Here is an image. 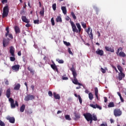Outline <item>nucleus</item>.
<instances>
[{"label":"nucleus","instance_id":"a19ab883","mask_svg":"<svg viewBox=\"0 0 126 126\" xmlns=\"http://www.w3.org/2000/svg\"><path fill=\"white\" fill-rule=\"evenodd\" d=\"M51 22L52 23V25L54 26V25H55V20H54V18H51Z\"/></svg>","mask_w":126,"mask_h":126},{"label":"nucleus","instance_id":"c85d7f7f","mask_svg":"<svg viewBox=\"0 0 126 126\" xmlns=\"http://www.w3.org/2000/svg\"><path fill=\"white\" fill-rule=\"evenodd\" d=\"M76 25L79 30V32H81V26L79 23H76Z\"/></svg>","mask_w":126,"mask_h":126},{"label":"nucleus","instance_id":"6ab92c4d","mask_svg":"<svg viewBox=\"0 0 126 126\" xmlns=\"http://www.w3.org/2000/svg\"><path fill=\"white\" fill-rule=\"evenodd\" d=\"M94 92H95V96L96 99H97V100H99V97H98V88H94Z\"/></svg>","mask_w":126,"mask_h":126},{"label":"nucleus","instance_id":"ddd939ff","mask_svg":"<svg viewBox=\"0 0 126 126\" xmlns=\"http://www.w3.org/2000/svg\"><path fill=\"white\" fill-rule=\"evenodd\" d=\"M51 67L53 69V70H55L57 72H59V69H58V67L56 65V63L53 62V64H51Z\"/></svg>","mask_w":126,"mask_h":126},{"label":"nucleus","instance_id":"7ed1b4c3","mask_svg":"<svg viewBox=\"0 0 126 126\" xmlns=\"http://www.w3.org/2000/svg\"><path fill=\"white\" fill-rule=\"evenodd\" d=\"M83 116L87 122H90V124H92V122H93V121L96 122L97 120V116H96V115L92 116V114L90 113H85L83 114Z\"/></svg>","mask_w":126,"mask_h":126},{"label":"nucleus","instance_id":"6e6d98bb","mask_svg":"<svg viewBox=\"0 0 126 126\" xmlns=\"http://www.w3.org/2000/svg\"><path fill=\"white\" fill-rule=\"evenodd\" d=\"M112 67L115 69V70L116 71V72L117 73L119 72V71H118V69H117V67H116L115 66H113Z\"/></svg>","mask_w":126,"mask_h":126},{"label":"nucleus","instance_id":"603ef678","mask_svg":"<svg viewBox=\"0 0 126 126\" xmlns=\"http://www.w3.org/2000/svg\"><path fill=\"white\" fill-rule=\"evenodd\" d=\"M1 2L3 4H4V3H7V0H2Z\"/></svg>","mask_w":126,"mask_h":126},{"label":"nucleus","instance_id":"9d476101","mask_svg":"<svg viewBox=\"0 0 126 126\" xmlns=\"http://www.w3.org/2000/svg\"><path fill=\"white\" fill-rule=\"evenodd\" d=\"M95 53L97 55H98V56H100V57L104 56V51L100 50V49H97Z\"/></svg>","mask_w":126,"mask_h":126},{"label":"nucleus","instance_id":"473e14b6","mask_svg":"<svg viewBox=\"0 0 126 126\" xmlns=\"http://www.w3.org/2000/svg\"><path fill=\"white\" fill-rule=\"evenodd\" d=\"M65 119L67 121H71V118H70V116L68 115H66L65 116Z\"/></svg>","mask_w":126,"mask_h":126},{"label":"nucleus","instance_id":"b1692460","mask_svg":"<svg viewBox=\"0 0 126 126\" xmlns=\"http://www.w3.org/2000/svg\"><path fill=\"white\" fill-rule=\"evenodd\" d=\"M28 70L31 73H32V74H34V72H35V71L33 70V69L31 68V67L29 66L28 67Z\"/></svg>","mask_w":126,"mask_h":126},{"label":"nucleus","instance_id":"bb28decb","mask_svg":"<svg viewBox=\"0 0 126 126\" xmlns=\"http://www.w3.org/2000/svg\"><path fill=\"white\" fill-rule=\"evenodd\" d=\"M9 32H7L5 33V37H6L7 36H8L9 38H10V39H13V36H12V34H9Z\"/></svg>","mask_w":126,"mask_h":126},{"label":"nucleus","instance_id":"3c124183","mask_svg":"<svg viewBox=\"0 0 126 126\" xmlns=\"http://www.w3.org/2000/svg\"><path fill=\"white\" fill-rule=\"evenodd\" d=\"M101 71L102 73H106V70L102 67L101 68Z\"/></svg>","mask_w":126,"mask_h":126},{"label":"nucleus","instance_id":"5fc2aeb1","mask_svg":"<svg viewBox=\"0 0 126 126\" xmlns=\"http://www.w3.org/2000/svg\"><path fill=\"white\" fill-rule=\"evenodd\" d=\"M104 103H107L108 102V98L107 97H104Z\"/></svg>","mask_w":126,"mask_h":126},{"label":"nucleus","instance_id":"37998d69","mask_svg":"<svg viewBox=\"0 0 126 126\" xmlns=\"http://www.w3.org/2000/svg\"><path fill=\"white\" fill-rule=\"evenodd\" d=\"M63 80H68V77H64V76H62Z\"/></svg>","mask_w":126,"mask_h":126},{"label":"nucleus","instance_id":"412c9836","mask_svg":"<svg viewBox=\"0 0 126 126\" xmlns=\"http://www.w3.org/2000/svg\"><path fill=\"white\" fill-rule=\"evenodd\" d=\"M20 84H17L14 88V90H19L20 89Z\"/></svg>","mask_w":126,"mask_h":126},{"label":"nucleus","instance_id":"9b49d317","mask_svg":"<svg viewBox=\"0 0 126 126\" xmlns=\"http://www.w3.org/2000/svg\"><path fill=\"white\" fill-rule=\"evenodd\" d=\"M8 43H9V39H6L5 38L3 39V47H4V48H5V47L8 45Z\"/></svg>","mask_w":126,"mask_h":126},{"label":"nucleus","instance_id":"39448f33","mask_svg":"<svg viewBox=\"0 0 126 126\" xmlns=\"http://www.w3.org/2000/svg\"><path fill=\"white\" fill-rule=\"evenodd\" d=\"M113 114L115 117H121V115L123 114V112L121 109L119 108H116L113 110Z\"/></svg>","mask_w":126,"mask_h":126},{"label":"nucleus","instance_id":"bf43d9fd","mask_svg":"<svg viewBox=\"0 0 126 126\" xmlns=\"http://www.w3.org/2000/svg\"><path fill=\"white\" fill-rule=\"evenodd\" d=\"M6 32H9V28H8V27L6 28Z\"/></svg>","mask_w":126,"mask_h":126},{"label":"nucleus","instance_id":"4d7b16f0","mask_svg":"<svg viewBox=\"0 0 126 126\" xmlns=\"http://www.w3.org/2000/svg\"><path fill=\"white\" fill-rule=\"evenodd\" d=\"M5 84H6V85H8V84H9V83L8 82V80H6V81L5 82Z\"/></svg>","mask_w":126,"mask_h":126},{"label":"nucleus","instance_id":"052dcab7","mask_svg":"<svg viewBox=\"0 0 126 126\" xmlns=\"http://www.w3.org/2000/svg\"><path fill=\"white\" fill-rule=\"evenodd\" d=\"M2 93V89H0V97L1 96Z\"/></svg>","mask_w":126,"mask_h":126},{"label":"nucleus","instance_id":"dca6fc26","mask_svg":"<svg viewBox=\"0 0 126 126\" xmlns=\"http://www.w3.org/2000/svg\"><path fill=\"white\" fill-rule=\"evenodd\" d=\"M125 76V73L124 72L119 73L118 79L121 81L123 80Z\"/></svg>","mask_w":126,"mask_h":126},{"label":"nucleus","instance_id":"0e129e2a","mask_svg":"<svg viewBox=\"0 0 126 126\" xmlns=\"http://www.w3.org/2000/svg\"><path fill=\"white\" fill-rule=\"evenodd\" d=\"M85 93L88 94L89 93V91L88 90H86L85 91Z\"/></svg>","mask_w":126,"mask_h":126},{"label":"nucleus","instance_id":"f257e3e1","mask_svg":"<svg viewBox=\"0 0 126 126\" xmlns=\"http://www.w3.org/2000/svg\"><path fill=\"white\" fill-rule=\"evenodd\" d=\"M10 95H11V90L10 88H8L6 91V96L7 98H9V101L10 103L11 108L12 109H14L16 106L18 107L19 105L18 104V102H17V101H15L14 103V100L13 98L10 97Z\"/></svg>","mask_w":126,"mask_h":126},{"label":"nucleus","instance_id":"e2e57ef3","mask_svg":"<svg viewBox=\"0 0 126 126\" xmlns=\"http://www.w3.org/2000/svg\"><path fill=\"white\" fill-rule=\"evenodd\" d=\"M117 94L118 95V96H119V97L122 96V94L120 92H117Z\"/></svg>","mask_w":126,"mask_h":126},{"label":"nucleus","instance_id":"aec40b11","mask_svg":"<svg viewBox=\"0 0 126 126\" xmlns=\"http://www.w3.org/2000/svg\"><path fill=\"white\" fill-rule=\"evenodd\" d=\"M25 104H23L20 108V111L21 112V113H23L24 112V110H25Z\"/></svg>","mask_w":126,"mask_h":126},{"label":"nucleus","instance_id":"0eeeda50","mask_svg":"<svg viewBox=\"0 0 126 126\" xmlns=\"http://www.w3.org/2000/svg\"><path fill=\"white\" fill-rule=\"evenodd\" d=\"M19 68H20V65L19 64H16L12 66L13 71H18L19 70Z\"/></svg>","mask_w":126,"mask_h":126},{"label":"nucleus","instance_id":"20e7f679","mask_svg":"<svg viewBox=\"0 0 126 126\" xmlns=\"http://www.w3.org/2000/svg\"><path fill=\"white\" fill-rule=\"evenodd\" d=\"M9 12V7L7 4L3 8V13L2 15V18L4 17H7L8 16V13Z\"/></svg>","mask_w":126,"mask_h":126},{"label":"nucleus","instance_id":"72a5a7b5","mask_svg":"<svg viewBox=\"0 0 126 126\" xmlns=\"http://www.w3.org/2000/svg\"><path fill=\"white\" fill-rule=\"evenodd\" d=\"M15 32H20V29H19V27H18L17 26H16L14 28Z\"/></svg>","mask_w":126,"mask_h":126},{"label":"nucleus","instance_id":"a211bd4d","mask_svg":"<svg viewBox=\"0 0 126 126\" xmlns=\"http://www.w3.org/2000/svg\"><path fill=\"white\" fill-rule=\"evenodd\" d=\"M61 9L63 11V14L65 15L67 13V11H66V7L65 6H62L61 7Z\"/></svg>","mask_w":126,"mask_h":126},{"label":"nucleus","instance_id":"680f3d73","mask_svg":"<svg viewBox=\"0 0 126 126\" xmlns=\"http://www.w3.org/2000/svg\"><path fill=\"white\" fill-rule=\"evenodd\" d=\"M90 29H91V28L90 27H88L87 32H90Z\"/></svg>","mask_w":126,"mask_h":126},{"label":"nucleus","instance_id":"1a4fd4ad","mask_svg":"<svg viewBox=\"0 0 126 126\" xmlns=\"http://www.w3.org/2000/svg\"><path fill=\"white\" fill-rule=\"evenodd\" d=\"M6 120H7V121H9V123H10L11 124H14L15 123V118H14V117L7 116L6 117Z\"/></svg>","mask_w":126,"mask_h":126},{"label":"nucleus","instance_id":"423d86ee","mask_svg":"<svg viewBox=\"0 0 126 126\" xmlns=\"http://www.w3.org/2000/svg\"><path fill=\"white\" fill-rule=\"evenodd\" d=\"M35 99V96L31 94H27V96H25L24 100L25 101H30V100H34Z\"/></svg>","mask_w":126,"mask_h":126},{"label":"nucleus","instance_id":"c9c22d12","mask_svg":"<svg viewBox=\"0 0 126 126\" xmlns=\"http://www.w3.org/2000/svg\"><path fill=\"white\" fill-rule=\"evenodd\" d=\"M78 98L79 99L80 103L82 104V98H81V96H80V95H78Z\"/></svg>","mask_w":126,"mask_h":126},{"label":"nucleus","instance_id":"8fccbe9b","mask_svg":"<svg viewBox=\"0 0 126 126\" xmlns=\"http://www.w3.org/2000/svg\"><path fill=\"white\" fill-rule=\"evenodd\" d=\"M64 45H65L66 46H69L70 45V43L69 42H67L66 41H64Z\"/></svg>","mask_w":126,"mask_h":126},{"label":"nucleus","instance_id":"2f4dec72","mask_svg":"<svg viewBox=\"0 0 126 126\" xmlns=\"http://www.w3.org/2000/svg\"><path fill=\"white\" fill-rule=\"evenodd\" d=\"M88 34H89L91 40H93V33H92V32H90V33L89 32H88Z\"/></svg>","mask_w":126,"mask_h":126},{"label":"nucleus","instance_id":"f3484780","mask_svg":"<svg viewBox=\"0 0 126 126\" xmlns=\"http://www.w3.org/2000/svg\"><path fill=\"white\" fill-rule=\"evenodd\" d=\"M53 96L56 100H60L61 99V96H60V94H57L56 93H53Z\"/></svg>","mask_w":126,"mask_h":126},{"label":"nucleus","instance_id":"a878e982","mask_svg":"<svg viewBox=\"0 0 126 126\" xmlns=\"http://www.w3.org/2000/svg\"><path fill=\"white\" fill-rule=\"evenodd\" d=\"M74 117L76 118V119H80V114L75 112Z\"/></svg>","mask_w":126,"mask_h":126},{"label":"nucleus","instance_id":"6e6552de","mask_svg":"<svg viewBox=\"0 0 126 126\" xmlns=\"http://www.w3.org/2000/svg\"><path fill=\"white\" fill-rule=\"evenodd\" d=\"M10 50L9 53L12 56V57H15V54H14V52H15V49L13 46H10L9 47Z\"/></svg>","mask_w":126,"mask_h":126},{"label":"nucleus","instance_id":"4468645a","mask_svg":"<svg viewBox=\"0 0 126 126\" xmlns=\"http://www.w3.org/2000/svg\"><path fill=\"white\" fill-rule=\"evenodd\" d=\"M105 49L107 52H110L111 53H114V52H115V49H114V48L105 46Z\"/></svg>","mask_w":126,"mask_h":126},{"label":"nucleus","instance_id":"4be33fe9","mask_svg":"<svg viewBox=\"0 0 126 126\" xmlns=\"http://www.w3.org/2000/svg\"><path fill=\"white\" fill-rule=\"evenodd\" d=\"M108 108H114L115 107V103L113 102H110L108 105Z\"/></svg>","mask_w":126,"mask_h":126},{"label":"nucleus","instance_id":"09e8293b","mask_svg":"<svg viewBox=\"0 0 126 126\" xmlns=\"http://www.w3.org/2000/svg\"><path fill=\"white\" fill-rule=\"evenodd\" d=\"M96 108L99 109V110H102V107L99 106L98 104H96Z\"/></svg>","mask_w":126,"mask_h":126},{"label":"nucleus","instance_id":"393cba45","mask_svg":"<svg viewBox=\"0 0 126 126\" xmlns=\"http://www.w3.org/2000/svg\"><path fill=\"white\" fill-rule=\"evenodd\" d=\"M56 21L57 22H63V20H62V17L61 16H58L56 18Z\"/></svg>","mask_w":126,"mask_h":126},{"label":"nucleus","instance_id":"f03ea898","mask_svg":"<svg viewBox=\"0 0 126 126\" xmlns=\"http://www.w3.org/2000/svg\"><path fill=\"white\" fill-rule=\"evenodd\" d=\"M70 70L72 72V74L73 75V79H72V81L74 84L75 85H79V86H83L82 84L78 82V80L77 78H76L77 76V73L76 72V70H75V68L74 66H72V67L70 68Z\"/></svg>","mask_w":126,"mask_h":126},{"label":"nucleus","instance_id":"a18cd8bd","mask_svg":"<svg viewBox=\"0 0 126 126\" xmlns=\"http://www.w3.org/2000/svg\"><path fill=\"white\" fill-rule=\"evenodd\" d=\"M39 21L38 20H35L33 21V23H34V24H39Z\"/></svg>","mask_w":126,"mask_h":126},{"label":"nucleus","instance_id":"f8f14e48","mask_svg":"<svg viewBox=\"0 0 126 126\" xmlns=\"http://www.w3.org/2000/svg\"><path fill=\"white\" fill-rule=\"evenodd\" d=\"M70 23H71V25L72 26V28L73 32H78V31L76 28V26H75V24H74V23H73V22H71Z\"/></svg>","mask_w":126,"mask_h":126},{"label":"nucleus","instance_id":"69168bd1","mask_svg":"<svg viewBox=\"0 0 126 126\" xmlns=\"http://www.w3.org/2000/svg\"><path fill=\"white\" fill-rule=\"evenodd\" d=\"M31 87L32 90L34 91V87H35L34 86V85H32Z\"/></svg>","mask_w":126,"mask_h":126},{"label":"nucleus","instance_id":"c03bdc74","mask_svg":"<svg viewBox=\"0 0 126 126\" xmlns=\"http://www.w3.org/2000/svg\"><path fill=\"white\" fill-rule=\"evenodd\" d=\"M68 52L70 55H72V56L73 55V53H72V52H71V50H70V48L68 49Z\"/></svg>","mask_w":126,"mask_h":126},{"label":"nucleus","instance_id":"5701e85b","mask_svg":"<svg viewBox=\"0 0 126 126\" xmlns=\"http://www.w3.org/2000/svg\"><path fill=\"white\" fill-rule=\"evenodd\" d=\"M117 68L118 70H119L120 72H123V71L124 70V69L123 68V67L120 65H117Z\"/></svg>","mask_w":126,"mask_h":126},{"label":"nucleus","instance_id":"cd10ccee","mask_svg":"<svg viewBox=\"0 0 126 126\" xmlns=\"http://www.w3.org/2000/svg\"><path fill=\"white\" fill-rule=\"evenodd\" d=\"M89 98L90 99V100H91V101H92V100H93V94H92V93H89Z\"/></svg>","mask_w":126,"mask_h":126},{"label":"nucleus","instance_id":"774afa93","mask_svg":"<svg viewBox=\"0 0 126 126\" xmlns=\"http://www.w3.org/2000/svg\"><path fill=\"white\" fill-rule=\"evenodd\" d=\"M119 53H120V50H119V49H118L117 51L116 52V54L117 55H119Z\"/></svg>","mask_w":126,"mask_h":126},{"label":"nucleus","instance_id":"2eb2a0df","mask_svg":"<svg viewBox=\"0 0 126 126\" xmlns=\"http://www.w3.org/2000/svg\"><path fill=\"white\" fill-rule=\"evenodd\" d=\"M21 18L23 22H25V23H29L30 22L29 19H27V18L25 16H22Z\"/></svg>","mask_w":126,"mask_h":126},{"label":"nucleus","instance_id":"338daca9","mask_svg":"<svg viewBox=\"0 0 126 126\" xmlns=\"http://www.w3.org/2000/svg\"><path fill=\"white\" fill-rule=\"evenodd\" d=\"M18 55L21 56V51H19L18 52Z\"/></svg>","mask_w":126,"mask_h":126},{"label":"nucleus","instance_id":"e433bc0d","mask_svg":"<svg viewBox=\"0 0 126 126\" xmlns=\"http://www.w3.org/2000/svg\"><path fill=\"white\" fill-rule=\"evenodd\" d=\"M81 23L82 27L84 28V29H85V28H86L87 27L86 24L84 22H81Z\"/></svg>","mask_w":126,"mask_h":126},{"label":"nucleus","instance_id":"ea45409f","mask_svg":"<svg viewBox=\"0 0 126 126\" xmlns=\"http://www.w3.org/2000/svg\"><path fill=\"white\" fill-rule=\"evenodd\" d=\"M52 8L53 10H56L57 8V4L56 3H54L52 5Z\"/></svg>","mask_w":126,"mask_h":126},{"label":"nucleus","instance_id":"de8ad7c7","mask_svg":"<svg viewBox=\"0 0 126 126\" xmlns=\"http://www.w3.org/2000/svg\"><path fill=\"white\" fill-rule=\"evenodd\" d=\"M48 95H49V96H50V97H52L53 96V93H52L51 91H49Z\"/></svg>","mask_w":126,"mask_h":126},{"label":"nucleus","instance_id":"4c0bfd02","mask_svg":"<svg viewBox=\"0 0 126 126\" xmlns=\"http://www.w3.org/2000/svg\"><path fill=\"white\" fill-rule=\"evenodd\" d=\"M15 56H12L10 57V60L11 62H14L15 61Z\"/></svg>","mask_w":126,"mask_h":126},{"label":"nucleus","instance_id":"58836bf2","mask_svg":"<svg viewBox=\"0 0 126 126\" xmlns=\"http://www.w3.org/2000/svg\"><path fill=\"white\" fill-rule=\"evenodd\" d=\"M45 12V11L44 10V9H43L42 10H41L39 12V14H40V15H41V16H44V13Z\"/></svg>","mask_w":126,"mask_h":126},{"label":"nucleus","instance_id":"f704fd0d","mask_svg":"<svg viewBox=\"0 0 126 126\" xmlns=\"http://www.w3.org/2000/svg\"><path fill=\"white\" fill-rule=\"evenodd\" d=\"M71 15L72 16V18L73 19L75 20L76 19V16H75V14H74V13L73 12H71Z\"/></svg>","mask_w":126,"mask_h":126},{"label":"nucleus","instance_id":"864d4df0","mask_svg":"<svg viewBox=\"0 0 126 126\" xmlns=\"http://www.w3.org/2000/svg\"><path fill=\"white\" fill-rule=\"evenodd\" d=\"M120 100H121V102L122 103H124V102H125V100H124V98H123V96H121L120 97Z\"/></svg>","mask_w":126,"mask_h":126},{"label":"nucleus","instance_id":"79ce46f5","mask_svg":"<svg viewBox=\"0 0 126 126\" xmlns=\"http://www.w3.org/2000/svg\"><path fill=\"white\" fill-rule=\"evenodd\" d=\"M0 126H5V124L3 123L1 120H0Z\"/></svg>","mask_w":126,"mask_h":126},{"label":"nucleus","instance_id":"7c9ffc66","mask_svg":"<svg viewBox=\"0 0 126 126\" xmlns=\"http://www.w3.org/2000/svg\"><path fill=\"white\" fill-rule=\"evenodd\" d=\"M56 62H58L59 63H64V61H63V60H60L59 59H57Z\"/></svg>","mask_w":126,"mask_h":126},{"label":"nucleus","instance_id":"c756f323","mask_svg":"<svg viewBox=\"0 0 126 126\" xmlns=\"http://www.w3.org/2000/svg\"><path fill=\"white\" fill-rule=\"evenodd\" d=\"M120 57H122V58H125L126 57V54L124 52H120L119 53Z\"/></svg>","mask_w":126,"mask_h":126},{"label":"nucleus","instance_id":"13d9d810","mask_svg":"<svg viewBox=\"0 0 126 126\" xmlns=\"http://www.w3.org/2000/svg\"><path fill=\"white\" fill-rule=\"evenodd\" d=\"M30 26H31V25H30L29 23H27L26 25V27H30Z\"/></svg>","mask_w":126,"mask_h":126},{"label":"nucleus","instance_id":"49530a36","mask_svg":"<svg viewBox=\"0 0 126 126\" xmlns=\"http://www.w3.org/2000/svg\"><path fill=\"white\" fill-rule=\"evenodd\" d=\"M90 107H92V108H93L94 109H96V104L95 105L93 104H91L90 105Z\"/></svg>","mask_w":126,"mask_h":126}]
</instances>
